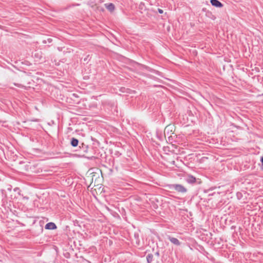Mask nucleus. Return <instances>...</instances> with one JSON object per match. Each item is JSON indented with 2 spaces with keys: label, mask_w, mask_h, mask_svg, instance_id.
<instances>
[{
  "label": "nucleus",
  "mask_w": 263,
  "mask_h": 263,
  "mask_svg": "<svg viewBox=\"0 0 263 263\" xmlns=\"http://www.w3.org/2000/svg\"><path fill=\"white\" fill-rule=\"evenodd\" d=\"M170 189L171 190H175L178 192L184 193L187 192L186 189L181 184H172L170 186Z\"/></svg>",
  "instance_id": "obj_1"
},
{
  "label": "nucleus",
  "mask_w": 263,
  "mask_h": 263,
  "mask_svg": "<svg viewBox=\"0 0 263 263\" xmlns=\"http://www.w3.org/2000/svg\"><path fill=\"white\" fill-rule=\"evenodd\" d=\"M167 238L168 240L174 245L178 246L180 245L181 243L178 239L172 237L170 236H168Z\"/></svg>",
  "instance_id": "obj_2"
},
{
  "label": "nucleus",
  "mask_w": 263,
  "mask_h": 263,
  "mask_svg": "<svg viewBox=\"0 0 263 263\" xmlns=\"http://www.w3.org/2000/svg\"><path fill=\"white\" fill-rule=\"evenodd\" d=\"M196 178L192 175H188L185 178V181L189 183H193L196 182Z\"/></svg>",
  "instance_id": "obj_3"
},
{
  "label": "nucleus",
  "mask_w": 263,
  "mask_h": 263,
  "mask_svg": "<svg viewBox=\"0 0 263 263\" xmlns=\"http://www.w3.org/2000/svg\"><path fill=\"white\" fill-rule=\"evenodd\" d=\"M57 228V226L53 222H49L45 225V229L47 230H54Z\"/></svg>",
  "instance_id": "obj_4"
},
{
  "label": "nucleus",
  "mask_w": 263,
  "mask_h": 263,
  "mask_svg": "<svg viewBox=\"0 0 263 263\" xmlns=\"http://www.w3.org/2000/svg\"><path fill=\"white\" fill-rule=\"evenodd\" d=\"M211 3L213 6H215L216 7L220 8L222 6V4H221V3H220L218 0H211Z\"/></svg>",
  "instance_id": "obj_5"
},
{
  "label": "nucleus",
  "mask_w": 263,
  "mask_h": 263,
  "mask_svg": "<svg viewBox=\"0 0 263 263\" xmlns=\"http://www.w3.org/2000/svg\"><path fill=\"white\" fill-rule=\"evenodd\" d=\"M105 6L106 8L110 12H112L115 9V6L112 3L105 4Z\"/></svg>",
  "instance_id": "obj_6"
},
{
  "label": "nucleus",
  "mask_w": 263,
  "mask_h": 263,
  "mask_svg": "<svg viewBox=\"0 0 263 263\" xmlns=\"http://www.w3.org/2000/svg\"><path fill=\"white\" fill-rule=\"evenodd\" d=\"M79 141L78 139L72 138L71 140V144L72 146L76 147L78 145Z\"/></svg>",
  "instance_id": "obj_7"
},
{
  "label": "nucleus",
  "mask_w": 263,
  "mask_h": 263,
  "mask_svg": "<svg viewBox=\"0 0 263 263\" xmlns=\"http://www.w3.org/2000/svg\"><path fill=\"white\" fill-rule=\"evenodd\" d=\"M153 255L152 254H148L147 256H146V259H147V261L148 263H150L153 260Z\"/></svg>",
  "instance_id": "obj_8"
},
{
  "label": "nucleus",
  "mask_w": 263,
  "mask_h": 263,
  "mask_svg": "<svg viewBox=\"0 0 263 263\" xmlns=\"http://www.w3.org/2000/svg\"><path fill=\"white\" fill-rule=\"evenodd\" d=\"M158 12L160 13H163V10L160 9H158Z\"/></svg>",
  "instance_id": "obj_9"
},
{
  "label": "nucleus",
  "mask_w": 263,
  "mask_h": 263,
  "mask_svg": "<svg viewBox=\"0 0 263 263\" xmlns=\"http://www.w3.org/2000/svg\"><path fill=\"white\" fill-rule=\"evenodd\" d=\"M261 162L263 163V157L261 158Z\"/></svg>",
  "instance_id": "obj_10"
},
{
  "label": "nucleus",
  "mask_w": 263,
  "mask_h": 263,
  "mask_svg": "<svg viewBox=\"0 0 263 263\" xmlns=\"http://www.w3.org/2000/svg\"><path fill=\"white\" fill-rule=\"evenodd\" d=\"M38 54H39V53H36L34 54V56H36V55Z\"/></svg>",
  "instance_id": "obj_11"
},
{
  "label": "nucleus",
  "mask_w": 263,
  "mask_h": 263,
  "mask_svg": "<svg viewBox=\"0 0 263 263\" xmlns=\"http://www.w3.org/2000/svg\"><path fill=\"white\" fill-rule=\"evenodd\" d=\"M260 96L263 97V93H262V94H261Z\"/></svg>",
  "instance_id": "obj_12"
}]
</instances>
